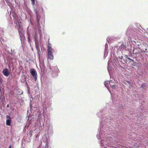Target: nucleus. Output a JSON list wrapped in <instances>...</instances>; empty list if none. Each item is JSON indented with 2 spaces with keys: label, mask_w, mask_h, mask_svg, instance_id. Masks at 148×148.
<instances>
[{
  "label": "nucleus",
  "mask_w": 148,
  "mask_h": 148,
  "mask_svg": "<svg viewBox=\"0 0 148 148\" xmlns=\"http://www.w3.org/2000/svg\"><path fill=\"white\" fill-rule=\"evenodd\" d=\"M47 58L50 60H53L54 58V57L53 55V52H54L55 51L54 49L52 48L50 46L48 45L47 47Z\"/></svg>",
  "instance_id": "f257e3e1"
},
{
  "label": "nucleus",
  "mask_w": 148,
  "mask_h": 148,
  "mask_svg": "<svg viewBox=\"0 0 148 148\" xmlns=\"http://www.w3.org/2000/svg\"><path fill=\"white\" fill-rule=\"evenodd\" d=\"M30 71L31 75H32L33 78H34L35 81H36L37 79V73L35 70L34 69H31Z\"/></svg>",
  "instance_id": "f03ea898"
},
{
  "label": "nucleus",
  "mask_w": 148,
  "mask_h": 148,
  "mask_svg": "<svg viewBox=\"0 0 148 148\" xmlns=\"http://www.w3.org/2000/svg\"><path fill=\"white\" fill-rule=\"evenodd\" d=\"M18 25L19 27V28L18 29V33H19L20 38L21 39L22 38H23V31L22 26H21V25L20 24H18Z\"/></svg>",
  "instance_id": "7ed1b4c3"
},
{
  "label": "nucleus",
  "mask_w": 148,
  "mask_h": 148,
  "mask_svg": "<svg viewBox=\"0 0 148 148\" xmlns=\"http://www.w3.org/2000/svg\"><path fill=\"white\" fill-rule=\"evenodd\" d=\"M6 118L7 119L6 120V124L7 125L11 126V118L8 115H6Z\"/></svg>",
  "instance_id": "20e7f679"
},
{
  "label": "nucleus",
  "mask_w": 148,
  "mask_h": 148,
  "mask_svg": "<svg viewBox=\"0 0 148 148\" xmlns=\"http://www.w3.org/2000/svg\"><path fill=\"white\" fill-rule=\"evenodd\" d=\"M3 73L4 75L6 77L8 76L9 75V73L8 71V70L7 69L3 70Z\"/></svg>",
  "instance_id": "39448f33"
},
{
  "label": "nucleus",
  "mask_w": 148,
  "mask_h": 148,
  "mask_svg": "<svg viewBox=\"0 0 148 148\" xmlns=\"http://www.w3.org/2000/svg\"><path fill=\"white\" fill-rule=\"evenodd\" d=\"M141 51H139L138 50V49H135L133 50L132 52L133 53L136 55L137 57H138L137 55L140 54Z\"/></svg>",
  "instance_id": "423d86ee"
},
{
  "label": "nucleus",
  "mask_w": 148,
  "mask_h": 148,
  "mask_svg": "<svg viewBox=\"0 0 148 148\" xmlns=\"http://www.w3.org/2000/svg\"><path fill=\"white\" fill-rule=\"evenodd\" d=\"M127 56H128L127 55H125V58L127 59L128 60H129L130 62L133 63L134 62V61L130 58L128 57Z\"/></svg>",
  "instance_id": "0eeeda50"
},
{
  "label": "nucleus",
  "mask_w": 148,
  "mask_h": 148,
  "mask_svg": "<svg viewBox=\"0 0 148 148\" xmlns=\"http://www.w3.org/2000/svg\"><path fill=\"white\" fill-rule=\"evenodd\" d=\"M126 47L125 45L123 43L120 46V49L121 50H125Z\"/></svg>",
  "instance_id": "6e6552de"
},
{
  "label": "nucleus",
  "mask_w": 148,
  "mask_h": 148,
  "mask_svg": "<svg viewBox=\"0 0 148 148\" xmlns=\"http://www.w3.org/2000/svg\"><path fill=\"white\" fill-rule=\"evenodd\" d=\"M34 12H35V13L36 14V16L37 18H38V12L36 9H35L34 10Z\"/></svg>",
  "instance_id": "1a4fd4ad"
},
{
  "label": "nucleus",
  "mask_w": 148,
  "mask_h": 148,
  "mask_svg": "<svg viewBox=\"0 0 148 148\" xmlns=\"http://www.w3.org/2000/svg\"><path fill=\"white\" fill-rule=\"evenodd\" d=\"M146 87V84H142L140 86L141 88H144Z\"/></svg>",
  "instance_id": "9d476101"
},
{
  "label": "nucleus",
  "mask_w": 148,
  "mask_h": 148,
  "mask_svg": "<svg viewBox=\"0 0 148 148\" xmlns=\"http://www.w3.org/2000/svg\"><path fill=\"white\" fill-rule=\"evenodd\" d=\"M32 2V5H34L35 4V0H31Z\"/></svg>",
  "instance_id": "9b49d317"
},
{
  "label": "nucleus",
  "mask_w": 148,
  "mask_h": 148,
  "mask_svg": "<svg viewBox=\"0 0 148 148\" xmlns=\"http://www.w3.org/2000/svg\"><path fill=\"white\" fill-rule=\"evenodd\" d=\"M32 131H30L29 133L28 134L30 136V137H31V136L32 135Z\"/></svg>",
  "instance_id": "f8f14e48"
},
{
  "label": "nucleus",
  "mask_w": 148,
  "mask_h": 148,
  "mask_svg": "<svg viewBox=\"0 0 148 148\" xmlns=\"http://www.w3.org/2000/svg\"><path fill=\"white\" fill-rule=\"evenodd\" d=\"M142 52H141L140 53V54H139L138 55H137L138 57H139L140 58L141 57V53H142Z\"/></svg>",
  "instance_id": "ddd939ff"
},
{
  "label": "nucleus",
  "mask_w": 148,
  "mask_h": 148,
  "mask_svg": "<svg viewBox=\"0 0 148 148\" xmlns=\"http://www.w3.org/2000/svg\"><path fill=\"white\" fill-rule=\"evenodd\" d=\"M37 53L39 56L40 55L41 53L40 51L38 50Z\"/></svg>",
  "instance_id": "4468645a"
},
{
  "label": "nucleus",
  "mask_w": 148,
  "mask_h": 148,
  "mask_svg": "<svg viewBox=\"0 0 148 148\" xmlns=\"http://www.w3.org/2000/svg\"><path fill=\"white\" fill-rule=\"evenodd\" d=\"M14 21L15 24H17V21L16 20L15 18L14 19Z\"/></svg>",
  "instance_id": "2eb2a0df"
},
{
  "label": "nucleus",
  "mask_w": 148,
  "mask_h": 148,
  "mask_svg": "<svg viewBox=\"0 0 148 148\" xmlns=\"http://www.w3.org/2000/svg\"><path fill=\"white\" fill-rule=\"evenodd\" d=\"M115 88V86L113 85L112 86V88L113 89H114Z\"/></svg>",
  "instance_id": "dca6fc26"
},
{
  "label": "nucleus",
  "mask_w": 148,
  "mask_h": 148,
  "mask_svg": "<svg viewBox=\"0 0 148 148\" xmlns=\"http://www.w3.org/2000/svg\"><path fill=\"white\" fill-rule=\"evenodd\" d=\"M127 83L129 84L130 85H131V83L129 82V81H127Z\"/></svg>",
  "instance_id": "f3484780"
},
{
  "label": "nucleus",
  "mask_w": 148,
  "mask_h": 148,
  "mask_svg": "<svg viewBox=\"0 0 148 148\" xmlns=\"http://www.w3.org/2000/svg\"><path fill=\"white\" fill-rule=\"evenodd\" d=\"M19 94L20 95H21L22 94V91H21V92H20V91H19Z\"/></svg>",
  "instance_id": "a211bd4d"
},
{
  "label": "nucleus",
  "mask_w": 148,
  "mask_h": 148,
  "mask_svg": "<svg viewBox=\"0 0 148 148\" xmlns=\"http://www.w3.org/2000/svg\"><path fill=\"white\" fill-rule=\"evenodd\" d=\"M6 106L7 108H9V104H7Z\"/></svg>",
  "instance_id": "6ab92c4d"
},
{
  "label": "nucleus",
  "mask_w": 148,
  "mask_h": 148,
  "mask_svg": "<svg viewBox=\"0 0 148 148\" xmlns=\"http://www.w3.org/2000/svg\"><path fill=\"white\" fill-rule=\"evenodd\" d=\"M11 148V145H10V146H9V148Z\"/></svg>",
  "instance_id": "aec40b11"
},
{
  "label": "nucleus",
  "mask_w": 148,
  "mask_h": 148,
  "mask_svg": "<svg viewBox=\"0 0 148 148\" xmlns=\"http://www.w3.org/2000/svg\"><path fill=\"white\" fill-rule=\"evenodd\" d=\"M105 83H106V82H105ZM105 85L106 86V83L105 84Z\"/></svg>",
  "instance_id": "412c9836"
},
{
  "label": "nucleus",
  "mask_w": 148,
  "mask_h": 148,
  "mask_svg": "<svg viewBox=\"0 0 148 148\" xmlns=\"http://www.w3.org/2000/svg\"><path fill=\"white\" fill-rule=\"evenodd\" d=\"M125 63H127V61H125Z\"/></svg>",
  "instance_id": "4be33fe9"
}]
</instances>
